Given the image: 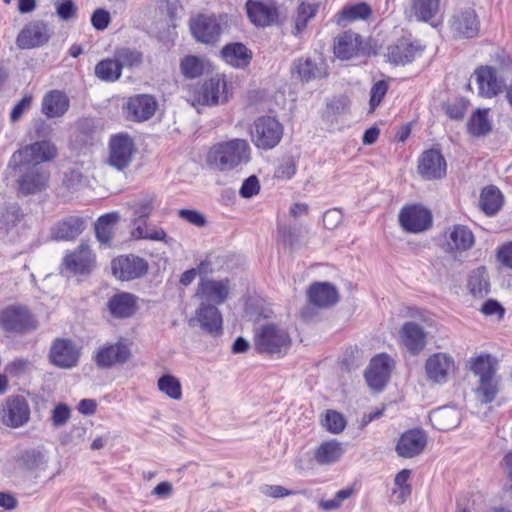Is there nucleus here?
<instances>
[{"instance_id":"60","label":"nucleus","mask_w":512,"mask_h":512,"mask_svg":"<svg viewBox=\"0 0 512 512\" xmlns=\"http://www.w3.org/2000/svg\"><path fill=\"white\" fill-rule=\"evenodd\" d=\"M278 233L282 241L291 248L299 244L300 229L283 225L278 227Z\"/></svg>"},{"instance_id":"43","label":"nucleus","mask_w":512,"mask_h":512,"mask_svg":"<svg viewBox=\"0 0 512 512\" xmlns=\"http://www.w3.org/2000/svg\"><path fill=\"white\" fill-rule=\"evenodd\" d=\"M497 360L490 354H481L470 360V368L479 380L495 376Z\"/></svg>"},{"instance_id":"31","label":"nucleus","mask_w":512,"mask_h":512,"mask_svg":"<svg viewBox=\"0 0 512 512\" xmlns=\"http://www.w3.org/2000/svg\"><path fill=\"white\" fill-rule=\"evenodd\" d=\"M86 221L79 216H68L51 229V237L55 240L69 241L77 238L85 229Z\"/></svg>"},{"instance_id":"46","label":"nucleus","mask_w":512,"mask_h":512,"mask_svg":"<svg viewBox=\"0 0 512 512\" xmlns=\"http://www.w3.org/2000/svg\"><path fill=\"white\" fill-rule=\"evenodd\" d=\"M117 212L108 213L99 217L95 224L96 238L103 244H108L112 238L113 226L119 221Z\"/></svg>"},{"instance_id":"12","label":"nucleus","mask_w":512,"mask_h":512,"mask_svg":"<svg viewBox=\"0 0 512 512\" xmlns=\"http://www.w3.org/2000/svg\"><path fill=\"white\" fill-rule=\"evenodd\" d=\"M30 419V407L25 397L16 395L8 397L2 411V422L7 427L19 428Z\"/></svg>"},{"instance_id":"23","label":"nucleus","mask_w":512,"mask_h":512,"mask_svg":"<svg viewBox=\"0 0 512 512\" xmlns=\"http://www.w3.org/2000/svg\"><path fill=\"white\" fill-rule=\"evenodd\" d=\"M427 436L421 429H411L401 435L396 445V452L400 457L412 458L424 450Z\"/></svg>"},{"instance_id":"48","label":"nucleus","mask_w":512,"mask_h":512,"mask_svg":"<svg viewBox=\"0 0 512 512\" xmlns=\"http://www.w3.org/2000/svg\"><path fill=\"white\" fill-rule=\"evenodd\" d=\"M122 69L116 57L104 59L95 66V75L104 81L114 82L121 76Z\"/></svg>"},{"instance_id":"14","label":"nucleus","mask_w":512,"mask_h":512,"mask_svg":"<svg viewBox=\"0 0 512 512\" xmlns=\"http://www.w3.org/2000/svg\"><path fill=\"white\" fill-rule=\"evenodd\" d=\"M79 357V349L74 342L68 339H56L49 352L51 363L63 369H70L76 366Z\"/></svg>"},{"instance_id":"10","label":"nucleus","mask_w":512,"mask_h":512,"mask_svg":"<svg viewBox=\"0 0 512 512\" xmlns=\"http://www.w3.org/2000/svg\"><path fill=\"white\" fill-rule=\"evenodd\" d=\"M399 222L405 231L409 233H421L431 227L432 214L422 205H408L401 209Z\"/></svg>"},{"instance_id":"3","label":"nucleus","mask_w":512,"mask_h":512,"mask_svg":"<svg viewBox=\"0 0 512 512\" xmlns=\"http://www.w3.org/2000/svg\"><path fill=\"white\" fill-rule=\"evenodd\" d=\"M57 155L56 146L47 140L37 141L15 151L8 163L9 169H19L26 165H40L54 159Z\"/></svg>"},{"instance_id":"38","label":"nucleus","mask_w":512,"mask_h":512,"mask_svg":"<svg viewBox=\"0 0 512 512\" xmlns=\"http://www.w3.org/2000/svg\"><path fill=\"white\" fill-rule=\"evenodd\" d=\"M309 301L320 308L332 306L338 301L336 288L327 282H316L309 287Z\"/></svg>"},{"instance_id":"30","label":"nucleus","mask_w":512,"mask_h":512,"mask_svg":"<svg viewBox=\"0 0 512 512\" xmlns=\"http://www.w3.org/2000/svg\"><path fill=\"white\" fill-rule=\"evenodd\" d=\"M361 37L352 31L339 34L334 40V54L338 59L349 60L360 54Z\"/></svg>"},{"instance_id":"8","label":"nucleus","mask_w":512,"mask_h":512,"mask_svg":"<svg viewBox=\"0 0 512 512\" xmlns=\"http://www.w3.org/2000/svg\"><path fill=\"white\" fill-rule=\"evenodd\" d=\"M0 326L6 332L23 333L36 328L35 320L23 306H8L0 313Z\"/></svg>"},{"instance_id":"29","label":"nucleus","mask_w":512,"mask_h":512,"mask_svg":"<svg viewBox=\"0 0 512 512\" xmlns=\"http://www.w3.org/2000/svg\"><path fill=\"white\" fill-rule=\"evenodd\" d=\"M158 206L157 198L154 194H147L127 203L131 211V224L134 227L139 224L146 225V221Z\"/></svg>"},{"instance_id":"17","label":"nucleus","mask_w":512,"mask_h":512,"mask_svg":"<svg viewBox=\"0 0 512 512\" xmlns=\"http://www.w3.org/2000/svg\"><path fill=\"white\" fill-rule=\"evenodd\" d=\"M478 85V94L481 97L492 98L505 88L504 80L498 76L497 70L491 66H481L474 72Z\"/></svg>"},{"instance_id":"13","label":"nucleus","mask_w":512,"mask_h":512,"mask_svg":"<svg viewBox=\"0 0 512 512\" xmlns=\"http://www.w3.org/2000/svg\"><path fill=\"white\" fill-rule=\"evenodd\" d=\"M392 366L393 361L387 354L373 357L365 372L368 386L375 391H381L390 378Z\"/></svg>"},{"instance_id":"36","label":"nucleus","mask_w":512,"mask_h":512,"mask_svg":"<svg viewBox=\"0 0 512 512\" xmlns=\"http://www.w3.org/2000/svg\"><path fill=\"white\" fill-rule=\"evenodd\" d=\"M400 337L407 350L414 355L422 351L426 345V333L414 322H406L402 326Z\"/></svg>"},{"instance_id":"28","label":"nucleus","mask_w":512,"mask_h":512,"mask_svg":"<svg viewBox=\"0 0 512 512\" xmlns=\"http://www.w3.org/2000/svg\"><path fill=\"white\" fill-rule=\"evenodd\" d=\"M138 297L128 292H119L113 295L107 303L112 317L125 319L132 317L137 310Z\"/></svg>"},{"instance_id":"33","label":"nucleus","mask_w":512,"mask_h":512,"mask_svg":"<svg viewBox=\"0 0 512 512\" xmlns=\"http://www.w3.org/2000/svg\"><path fill=\"white\" fill-rule=\"evenodd\" d=\"M220 56L228 65L244 69L252 60V51L243 43L234 42L226 44L220 51Z\"/></svg>"},{"instance_id":"53","label":"nucleus","mask_w":512,"mask_h":512,"mask_svg":"<svg viewBox=\"0 0 512 512\" xmlns=\"http://www.w3.org/2000/svg\"><path fill=\"white\" fill-rule=\"evenodd\" d=\"M180 69L186 78L200 77L204 72V63L197 56H186L181 60Z\"/></svg>"},{"instance_id":"26","label":"nucleus","mask_w":512,"mask_h":512,"mask_svg":"<svg viewBox=\"0 0 512 512\" xmlns=\"http://www.w3.org/2000/svg\"><path fill=\"white\" fill-rule=\"evenodd\" d=\"M191 31L198 41L210 44L218 40L221 26L215 16L199 15L191 23Z\"/></svg>"},{"instance_id":"19","label":"nucleus","mask_w":512,"mask_h":512,"mask_svg":"<svg viewBox=\"0 0 512 512\" xmlns=\"http://www.w3.org/2000/svg\"><path fill=\"white\" fill-rule=\"evenodd\" d=\"M49 38L48 26L42 21H33L20 31L16 44L20 49H31L44 45Z\"/></svg>"},{"instance_id":"62","label":"nucleus","mask_w":512,"mask_h":512,"mask_svg":"<svg viewBox=\"0 0 512 512\" xmlns=\"http://www.w3.org/2000/svg\"><path fill=\"white\" fill-rule=\"evenodd\" d=\"M259 191V180L255 175H251L244 180L242 186L240 187L239 194L241 197L248 199L257 195Z\"/></svg>"},{"instance_id":"7","label":"nucleus","mask_w":512,"mask_h":512,"mask_svg":"<svg viewBox=\"0 0 512 512\" xmlns=\"http://www.w3.org/2000/svg\"><path fill=\"white\" fill-rule=\"evenodd\" d=\"M13 170L19 174L17 179L18 189L23 195L40 193L48 186L49 171L40 165L29 164L22 167V171L19 169Z\"/></svg>"},{"instance_id":"49","label":"nucleus","mask_w":512,"mask_h":512,"mask_svg":"<svg viewBox=\"0 0 512 512\" xmlns=\"http://www.w3.org/2000/svg\"><path fill=\"white\" fill-rule=\"evenodd\" d=\"M45 463L44 455L36 450L24 451L16 460L19 469L29 472L42 469Z\"/></svg>"},{"instance_id":"61","label":"nucleus","mask_w":512,"mask_h":512,"mask_svg":"<svg viewBox=\"0 0 512 512\" xmlns=\"http://www.w3.org/2000/svg\"><path fill=\"white\" fill-rule=\"evenodd\" d=\"M70 416H71L70 408L64 403H59L52 410L51 421H52L53 426L61 427V426L65 425L68 422V420L70 419Z\"/></svg>"},{"instance_id":"2","label":"nucleus","mask_w":512,"mask_h":512,"mask_svg":"<svg viewBox=\"0 0 512 512\" xmlns=\"http://www.w3.org/2000/svg\"><path fill=\"white\" fill-rule=\"evenodd\" d=\"M292 346V339L284 327L268 323L255 330L254 347L260 354L281 358Z\"/></svg>"},{"instance_id":"42","label":"nucleus","mask_w":512,"mask_h":512,"mask_svg":"<svg viewBox=\"0 0 512 512\" xmlns=\"http://www.w3.org/2000/svg\"><path fill=\"white\" fill-rule=\"evenodd\" d=\"M441 0H411V13L418 21L428 22L440 10Z\"/></svg>"},{"instance_id":"4","label":"nucleus","mask_w":512,"mask_h":512,"mask_svg":"<svg viewBox=\"0 0 512 512\" xmlns=\"http://www.w3.org/2000/svg\"><path fill=\"white\" fill-rule=\"evenodd\" d=\"M283 136L282 124L270 116H262L254 121L251 129V140L263 150H269L279 144Z\"/></svg>"},{"instance_id":"54","label":"nucleus","mask_w":512,"mask_h":512,"mask_svg":"<svg viewBox=\"0 0 512 512\" xmlns=\"http://www.w3.org/2000/svg\"><path fill=\"white\" fill-rule=\"evenodd\" d=\"M498 393V380L495 376L479 380L477 394L482 403L492 402Z\"/></svg>"},{"instance_id":"6","label":"nucleus","mask_w":512,"mask_h":512,"mask_svg":"<svg viewBox=\"0 0 512 512\" xmlns=\"http://www.w3.org/2000/svg\"><path fill=\"white\" fill-rule=\"evenodd\" d=\"M193 105H218L227 102V83L223 75H216L192 91Z\"/></svg>"},{"instance_id":"1","label":"nucleus","mask_w":512,"mask_h":512,"mask_svg":"<svg viewBox=\"0 0 512 512\" xmlns=\"http://www.w3.org/2000/svg\"><path fill=\"white\" fill-rule=\"evenodd\" d=\"M247 140L235 138L214 144L207 155V163L214 169L227 172L250 161Z\"/></svg>"},{"instance_id":"64","label":"nucleus","mask_w":512,"mask_h":512,"mask_svg":"<svg viewBox=\"0 0 512 512\" xmlns=\"http://www.w3.org/2000/svg\"><path fill=\"white\" fill-rule=\"evenodd\" d=\"M178 215L183 220L197 227H203L206 224L204 215L196 210L181 209L179 210Z\"/></svg>"},{"instance_id":"9","label":"nucleus","mask_w":512,"mask_h":512,"mask_svg":"<svg viewBox=\"0 0 512 512\" xmlns=\"http://www.w3.org/2000/svg\"><path fill=\"white\" fill-rule=\"evenodd\" d=\"M474 244L475 236L468 226L455 224L444 234V250L454 257L470 250Z\"/></svg>"},{"instance_id":"32","label":"nucleus","mask_w":512,"mask_h":512,"mask_svg":"<svg viewBox=\"0 0 512 512\" xmlns=\"http://www.w3.org/2000/svg\"><path fill=\"white\" fill-rule=\"evenodd\" d=\"M422 49L408 39L402 38L388 47V60L395 65H406L412 62Z\"/></svg>"},{"instance_id":"35","label":"nucleus","mask_w":512,"mask_h":512,"mask_svg":"<svg viewBox=\"0 0 512 512\" xmlns=\"http://www.w3.org/2000/svg\"><path fill=\"white\" fill-rule=\"evenodd\" d=\"M69 106V98L64 92L51 90L42 99L41 111L48 118H58L68 111Z\"/></svg>"},{"instance_id":"57","label":"nucleus","mask_w":512,"mask_h":512,"mask_svg":"<svg viewBox=\"0 0 512 512\" xmlns=\"http://www.w3.org/2000/svg\"><path fill=\"white\" fill-rule=\"evenodd\" d=\"M388 91V83L385 80L377 81L371 88L370 91V111H374L376 107L381 103L382 99Z\"/></svg>"},{"instance_id":"45","label":"nucleus","mask_w":512,"mask_h":512,"mask_svg":"<svg viewBox=\"0 0 512 512\" xmlns=\"http://www.w3.org/2000/svg\"><path fill=\"white\" fill-rule=\"evenodd\" d=\"M131 237L136 240L145 239L152 241H163L165 243H169L172 240L167 236L164 229L149 224L147 221L146 225L139 224L138 226L132 228Z\"/></svg>"},{"instance_id":"59","label":"nucleus","mask_w":512,"mask_h":512,"mask_svg":"<svg viewBox=\"0 0 512 512\" xmlns=\"http://www.w3.org/2000/svg\"><path fill=\"white\" fill-rule=\"evenodd\" d=\"M296 173V163L293 158L288 157L282 160L274 172L277 179L288 180Z\"/></svg>"},{"instance_id":"63","label":"nucleus","mask_w":512,"mask_h":512,"mask_svg":"<svg viewBox=\"0 0 512 512\" xmlns=\"http://www.w3.org/2000/svg\"><path fill=\"white\" fill-rule=\"evenodd\" d=\"M110 21V13L102 8L96 9L91 16L92 26L97 30L106 29Z\"/></svg>"},{"instance_id":"18","label":"nucleus","mask_w":512,"mask_h":512,"mask_svg":"<svg viewBox=\"0 0 512 512\" xmlns=\"http://www.w3.org/2000/svg\"><path fill=\"white\" fill-rule=\"evenodd\" d=\"M147 262L135 255L120 256L112 261L113 274L120 280H132L143 276Z\"/></svg>"},{"instance_id":"21","label":"nucleus","mask_w":512,"mask_h":512,"mask_svg":"<svg viewBox=\"0 0 512 512\" xmlns=\"http://www.w3.org/2000/svg\"><path fill=\"white\" fill-rule=\"evenodd\" d=\"M418 172L426 180L440 179L446 174V161L440 151L426 150L418 162Z\"/></svg>"},{"instance_id":"37","label":"nucleus","mask_w":512,"mask_h":512,"mask_svg":"<svg viewBox=\"0 0 512 512\" xmlns=\"http://www.w3.org/2000/svg\"><path fill=\"white\" fill-rule=\"evenodd\" d=\"M292 76L301 82H309L326 75L323 64L317 63L311 58H298L293 61L291 67Z\"/></svg>"},{"instance_id":"58","label":"nucleus","mask_w":512,"mask_h":512,"mask_svg":"<svg viewBox=\"0 0 512 512\" xmlns=\"http://www.w3.org/2000/svg\"><path fill=\"white\" fill-rule=\"evenodd\" d=\"M410 470L403 469L395 476L394 483L399 488V498L402 502L411 494V486L408 484L410 478Z\"/></svg>"},{"instance_id":"24","label":"nucleus","mask_w":512,"mask_h":512,"mask_svg":"<svg viewBox=\"0 0 512 512\" xmlns=\"http://www.w3.org/2000/svg\"><path fill=\"white\" fill-rule=\"evenodd\" d=\"M130 355L129 348L125 344L118 342L101 346L94 356V361L100 368H110L114 365L125 363Z\"/></svg>"},{"instance_id":"50","label":"nucleus","mask_w":512,"mask_h":512,"mask_svg":"<svg viewBox=\"0 0 512 512\" xmlns=\"http://www.w3.org/2000/svg\"><path fill=\"white\" fill-rule=\"evenodd\" d=\"M23 213L16 203L7 204L0 208V229L9 230L22 219Z\"/></svg>"},{"instance_id":"47","label":"nucleus","mask_w":512,"mask_h":512,"mask_svg":"<svg viewBox=\"0 0 512 512\" xmlns=\"http://www.w3.org/2000/svg\"><path fill=\"white\" fill-rule=\"evenodd\" d=\"M370 14L371 8L366 3H357L344 7L338 14L337 23L344 26L346 23L352 21L366 19L370 16Z\"/></svg>"},{"instance_id":"5","label":"nucleus","mask_w":512,"mask_h":512,"mask_svg":"<svg viewBox=\"0 0 512 512\" xmlns=\"http://www.w3.org/2000/svg\"><path fill=\"white\" fill-rule=\"evenodd\" d=\"M107 163L118 171L127 169L136 152L133 138L127 133H118L110 137Z\"/></svg>"},{"instance_id":"44","label":"nucleus","mask_w":512,"mask_h":512,"mask_svg":"<svg viewBox=\"0 0 512 512\" xmlns=\"http://www.w3.org/2000/svg\"><path fill=\"white\" fill-rule=\"evenodd\" d=\"M489 109H477L467 122L468 132L473 136H485L491 129L492 125L488 119Z\"/></svg>"},{"instance_id":"52","label":"nucleus","mask_w":512,"mask_h":512,"mask_svg":"<svg viewBox=\"0 0 512 512\" xmlns=\"http://www.w3.org/2000/svg\"><path fill=\"white\" fill-rule=\"evenodd\" d=\"M159 390L174 400L182 398V388L179 380L172 375H163L157 382Z\"/></svg>"},{"instance_id":"16","label":"nucleus","mask_w":512,"mask_h":512,"mask_svg":"<svg viewBox=\"0 0 512 512\" xmlns=\"http://www.w3.org/2000/svg\"><path fill=\"white\" fill-rule=\"evenodd\" d=\"M230 285L228 279L214 280L202 278L196 290V296L201 302L218 305L228 298Z\"/></svg>"},{"instance_id":"27","label":"nucleus","mask_w":512,"mask_h":512,"mask_svg":"<svg viewBox=\"0 0 512 512\" xmlns=\"http://www.w3.org/2000/svg\"><path fill=\"white\" fill-rule=\"evenodd\" d=\"M248 18L258 27H267L276 22L277 8L273 4L258 0H248L245 4Z\"/></svg>"},{"instance_id":"51","label":"nucleus","mask_w":512,"mask_h":512,"mask_svg":"<svg viewBox=\"0 0 512 512\" xmlns=\"http://www.w3.org/2000/svg\"><path fill=\"white\" fill-rule=\"evenodd\" d=\"M319 5L316 3L302 2L297 9L295 18V31L298 34L305 29L309 20H311L317 13Z\"/></svg>"},{"instance_id":"56","label":"nucleus","mask_w":512,"mask_h":512,"mask_svg":"<svg viewBox=\"0 0 512 512\" xmlns=\"http://www.w3.org/2000/svg\"><path fill=\"white\" fill-rule=\"evenodd\" d=\"M323 425L329 432L339 434L344 430L346 421L339 412L328 410Z\"/></svg>"},{"instance_id":"11","label":"nucleus","mask_w":512,"mask_h":512,"mask_svg":"<svg viewBox=\"0 0 512 512\" xmlns=\"http://www.w3.org/2000/svg\"><path fill=\"white\" fill-rule=\"evenodd\" d=\"M222 315L219 309L213 305L201 302L195 311L194 317L189 320L190 326H198L211 336H219L222 333Z\"/></svg>"},{"instance_id":"34","label":"nucleus","mask_w":512,"mask_h":512,"mask_svg":"<svg viewBox=\"0 0 512 512\" xmlns=\"http://www.w3.org/2000/svg\"><path fill=\"white\" fill-rule=\"evenodd\" d=\"M429 420L437 430L449 431L459 426L461 411L455 406L439 407L430 413Z\"/></svg>"},{"instance_id":"41","label":"nucleus","mask_w":512,"mask_h":512,"mask_svg":"<svg viewBox=\"0 0 512 512\" xmlns=\"http://www.w3.org/2000/svg\"><path fill=\"white\" fill-rule=\"evenodd\" d=\"M502 206V194L495 186L485 187L480 195L479 207L487 215H494Z\"/></svg>"},{"instance_id":"15","label":"nucleus","mask_w":512,"mask_h":512,"mask_svg":"<svg viewBox=\"0 0 512 512\" xmlns=\"http://www.w3.org/2000/svg\"><path fill=\"white\" fill-rule=\"evenodd\" d=\"M455 370L454 359L446 353H434L425 362L427 379L436 384L447 382Z\"/></svg>"},{"instance_id":"20","label":"nucleus","mask_w":512,"mask_h":512,"mask_svg":"<svg viewBox=\"0 0 512 512\" xmlns=\"http://www.w3.org/2000/svg\"><path fill=\"white\" fill-rule=\"evenodd\" d=\"M94 263V255L90 247L85 243H81L75 251L67 254L63 260L65 270L74 275L90 273Z\"/></svg>"},{"instance_id":"39","label":"nucleus","mask_w":512,"mask_h":512,"mask_svg":"<svg viewBox=\"0 0 512 512\" xmlns=\"http://www.w3.org/2000/svg\"><path fill=\"white\" fill-rule=\"evenodd\" d=\"M345 449L337 440H329L321 443L314 452V458L319 465H331L338 462Z\"/></svg>"},{"instance_id":"22","label":"nucleus","mask_w":512,"mask_h":512,"mask_svg":"<svg viewBox=\"0 0 512 512\" xmlns=\"http://www.w3.org/2000/svg\"><path fill=\"white\" fill-rule=\"evenodd\" d=\"M157 106V101L153 96L147 94L135 95L127 101V118L136 122L146 121L155 114Z\"/></svg>"},{"instance_id":"25","label":"nucleus","mask_w":512,"mask_h":512,"mask_svg":"<svg viewBox=\"0 0 512 512\" xmlns=\"http://www.w3.org/2000/svg\"><path fill=\"white\" fill-rule=\"evenodd\" d=\"M453 34L457 37L472 38L479 32V20L471 8L456 12L450 21Z\"/></svg>"},{"instance_id":"40","label":"nucleus","mask_w":512,"mask_h":512,"mask_svg":"<svg viewBox=\"0 0 512 512\" xmlns=\"http://www.w3.org/2000/svg\"><path fill=\"white\" fill-rule=\"evenodd\" d=\"M467 287L476 298H483L489 293L490 283L485 267H478L470 273Z\"/></svg>"},{"instance_id":"55","label":"nucleus","mask_w":512,"mask_h":512,"mask_svg":"<svg viewBox=\"0 0 512 512\" xmlns=\"http://www.w3.org/2000/svg\"><path fill=\"white\" fill-rule=\"evenodd\" d=\"M115 57L120 63L121 69L123 67L139 66L142 63V53L136 49L120 48L115 51Z\"/></svg>"}]
</instances>
